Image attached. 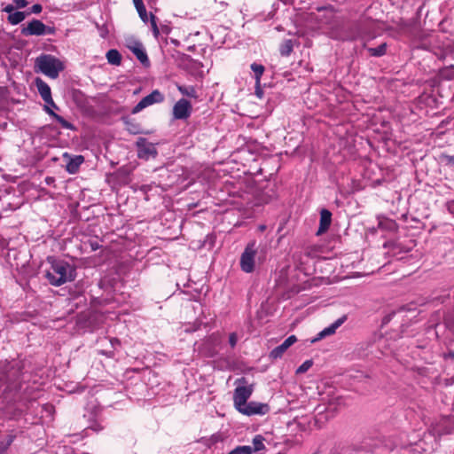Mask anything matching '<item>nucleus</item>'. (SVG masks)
Instances as JSON below:
<instances>
[{
    "label": "nucleus",
    "instance_id": "f257e3e1",
    "mask_svg": "<svg viewBox=\"0 0 454 454\" xmlns=\"http://www.w3.org/2000/svg\"><path fill=\"white\" fill-rule=\"evenodd\" d=\"M50 268L46 270L45 277L55 286H59L74 278V269L67 262L49 258Z\"/></svg>",
    "mask_w": 454,
    "mask_h": 454
},
{
    "label": "nucleus",
    "instance_id": "f03ea898",
    "mask_svg": "<svg viewBox=\"0 0 454 454\" xmlns=\"http://www.w3.org/2000/svg\"><path fill=\"white\" fill-rule=\"evenodd\" d=\"M265 259L264 247L256 244L254 240L249 242L240 256V268L246 273L254 270L256 263H261Z\"/></svg>",
    "mask_w": 454,
    "mask_h": 454
},
{
    "label": "nucleus",
    "instance_id": "7ed1b4c3",
    "mask_svg": "<svg viewBox=\"0 0 454 454\" xmlns=\"http://www.w3.org/2000/svg\"><path fill=\"white\" fill-rule=\"evenodd\" d=\"M35 67L36 72H40L44 75L56 79L61 71L64 70V63L56 57L50 54H41L35 59Z\"/></svg>",
    "mask_w": 454,
    "mask_h": 454
},
{
    "label": "nucleus",
    "instance_id": "20e7f679",
    "mask_svg": "<svg viewBox=\"0 0 454 454\" xmlns=\"http://www.w3.org/2000/svg\"><path fill=\"white\" fill-rule=\"evenodd\" d=\"M55 29L51 27L45 26L39 20H33L28 22L26 27H23L21 33L24 35H44L54 34Z\"/></svg>",
    "mask_w": 454,
    "mask_h": 454
},
{
    "label": "nucleus",
    "instance_id": "39448f33",
    "mask_svg": "<svg viewBox=\"0 0 454 454\" xmlns=\"http://www.w3.org/2000/svg\"><path fill=\"white\" fill-rule=\"evenodd\" d=\"M220 343V336L214 333L203 340L199 347L200 352L207 357H214L218 352Z\"/></svg>",
    "mask_w": 454,
    "mask_h": 454
},
{
    "label": "nucleus",
    "instance_id": "423d86ee",
    "mask_svg": "<svg viewBox=\"0 0 454 454\" xmlns=\"http://www.w3.org/2000/svg\"><path fill=\"white\" fill-rule=\"evenodd\" d=\"M164 100V96L158 90H153L149 95L143 98L132 109L133 114L140 113L145 108L153 106V104L161 103Z\"/></svg>",
    "mask_w": 454,
    "mask_h": 454
},
{
    "label": "nucleus",
    "instance_id": "0eeeda50",
    "mask_svg": "<svg viewBox=\"0 0 454 454\" xmlns=\"http://www.w3.org/2000/svg\"><path fill=\"white\" fill-rule=\"evenodd\" d=\"M136 145L137 148V156L140 159L148 160L154 158L158 153L154 144L149 142L145 137H139L136 142Z\"/></svg>",
    "mask_w": 454,
    "mask_h": 454
},
{
    "label": "nucleus",
    "instance_id": "6e6552de",
    "mask_svg": "<svg viewBox=\"0 0 454 454\" xmlns=\"http://www.w3.org/2000/svg\"><path fill=\"white\" fill-rule=\"evenodd\" d=\"M254 389L252 385L238 386L233 394L234 407L239 411L252 395Z\"/></svg>",
    "mask_w": 454,
    "mask_h": 454
},
{
    "label": "nucleus",
    "instance_id": "1a4fd4ad",
    "mask_svg": "<svg viewBox=\"0 0 454 454\" xmlns=\"http://www.w3.org/2000/svg\"><path fill=\"white\" fill-rule=\"evenodd\" d=\"M173 117L176 120H186L192 114V105L185 99H179L173 106Z\"/></svg>",
    "mask_w": 454,
    "mask_h": 454
},
{
    "label": "nucleus",
    "instance_id": "9d476101",
    "mask_svg": "<svg viewBox=\"0 0 454 454\" xmlns=\"http://www.w3.org/2000/svg\"><path fill=\"white\" fill-rule=\"evenodd\" d=\"M269 406L266 403L258 402H249L241 407L239 411L247 416L264 415L269 411Z\"/></svg>",
    "mask_w": 454,
    "mask_h": 454
},
{
    "label": "nucleus",
    "instance_id": "9b49d317",
    "mask_svg": "<svg viewBox=\"0 0 454 454\" xmlns=\"http://www.w3.org/2000/svg\"><path fill=\"white\" fill-rule=\"evenodd\" d=\"M35 85H36V88L38 90L40 96L42 97L43 101L48 105L47 106L58 108L51 98V92L50 86L40 78L35 79Z\"/></svg>",
    "mask_w": 454,
    "mask_h": 454
},
{
    "label": "nucleus",
    "instance_id": "f8f14e48",
    "mask_svg": "<svg viewBox=\"0 0 454 454\" xmlns=\"http://www.w3.org/2000/svg\"><path fill=\"white\" fill-rule=\"evenodd\" d=\"M347 320V316L344 315L341 317L338 318L336 321H334L332 325L323 329L321 332H319L317 336L311 340V342L314 343L316 341H318L327 336L333 335L336 333L337 329L344 324V322Z\"/></svg>",
    "mask_w": 454,
    "mask_h": 454
},
{
    "label": "nucleus",
    "instance_id": "ddd939ff",
    "mask_svg": "<svg viewBox=\"0 0 454 454\" xmlns=\"http://www.w3.org/2000/svg\"><path fill=\"white\" fill-rule=\"evenodd\" d=\"M63 158L66 160L67 161V164H66V170L69 173V174H75L78 172L81 165L83 163L84 161V158L83 156L82 155H74V156H71L69 153H63Z\"/></svg>",
    "mask_w": 454,
    "mask_h": 454
},
{
    "label": "nucleus",
    "instance_id": "4468645a",
    "mask_svg": "<svg viewBox=\"0 0 454 454\" xmlns=\"http://www.w3.org/2000/svg\"><path fill=\"white\" fill-rule=\"evenodd\" d=\"M127 46L144 66L149 65V59L142 43L139 41H131Z\"/></svg>",
    "mask_w": 454,
    "mask_h": 454
},
{
    "label": "nucleus",
    "instance_id": "2eb2a0df",
    "mask_svg": "<svg viewBox=\"0 0 454 454\" xmlns=\"http://www.w3.org/2000/svg\"><path fill=\"white\" fill-rule=\"evenodd\" d=\"M297 341V338L295 335H290L286 338L282 344L273 348L270 353V357L272 359L280 358L284 353L295 342Z\"/></svg>",
    "mask_w": 454,
    "mask_h": 454
},
{
    "label": "nucleus",
    "instance_id": "dca6fc26",
    "mask_svg": "<svg viewBox=\"0 0 454 454\" xmlns=\"http://www.w3.org/2000/svg\"><path fill=\"white\" fill-rule=\"evenodd\" d=\"M359 36V33L357 31L356 27L350 28L348 31H341L340 33L333 34V37L338 40L342 41H353L357 39Z\"/></svg>",
    "mask_w": 454,
    "mask_h": 454
},
{
    "label": "nucleus",
    "instance_id": "f3484780",
    "mask_svg": "<svg viewBox=\"0 0 454 454\" xmlns=\"http://www.w3.org/2000/svg\"><path fill=\"white\" fill-rule=\"evenodd\" d=\"M332 221V214L327 209H322L320 212V225L317 233L325 232L330 226Z\"/></svg>",
    "mask_w": 454,
    "mask_h": 454
},
{
    "label": "nucleus",
    "instance_id": "a211bd4d",
    "mask_svg": "<svg viewBox=\"0 0 454 454\" xmlns=\"http://www.w3.org/2000/svg\"><path fill=\"white\" fill-rule=\"evenodd\" d=\"M45 111L47 114H49L50 115H51L59 124L60 126L63 128V129H74V127L72 123H70L69 121H66L62 116L55 114L51 107L49 106H45Z\"/></svg>",
    "mask_w": 454,
    "mask_h": 454
},
{
    "label": "nucleus",
    "instance_id": "6ab92c4d",
    "mask_svg": "<svg viewBox=\"0 0 454 454\" xmlns=\"http://www.w3.org/2000/svg\"><path fill=\"white\" fill-rule=\"evenodd\" d=\"M106 59L109 64L114 66H119L121 62V55L117 50L112 49L106 52Z\"/></svg>",
    "mask_w": 454,
    "mask_h": 454
},
{
    "label": "nucleus",
    "instance_id": "aec40b11",
    "mask_svg": "<svg viewBox=\"0 0 454 454\" xmlns=\"http://www.w3.org/2000/svg\"><path fill=\"white\" fill-rule=\"evenodd\" d=\"M176 87H177V90L180 91V93L183 94L184 96L193 98H198L195 87L179 85V84H177Z\"/></svg>",
    "mask_w": 454,
    "mask_h": 454
},
{
    "label": "nucleus",
    "instance_id": "412c9836",
    "mask_svg": "<svg viewBox=\"0 0 454 454\" xmlns=\"http://www.w3.org/2000/svg\"><path fill=\"white\" fill-rule=\"evenodd\" d=\"M251 69L254 74L255 84L257 86H260L261 77L263 74L264 70H265L264 67L261 64L253 63L251 65Z\"/></svg>",
    "mask_w": 454,
    "mask_h": 454
},
{
    "label": "nucleus",
    "instance_id": "4be33fe9",
    "mask_svg": "<svg viewBox=\"0 0 454 454\" xmlns=\"http://www.w3.org/2000/svg\"><path fill=\"white\" fill-rule=\"evenodd\" d=\"M294 49L293 41L290 39L285 40L279 47V51L282 56H289Z\"/></svg>",
    "mask_w": 454,
    "mask_h": 454
},
{
    "label": "nucleus",
    "instance_id": "5701e85b",
    "mask_svg": "<svg viewBox=\"0 0 454 454\" xmlns=\"http://www.w3.org/2000/svg\"><path fill=\"white\" fill-rule=\"evenodd\" d=\"M26 18V14L23 12H14L8 16V21L12 25H18L21 21H23Z\"/></svg>",
    "mask_w": 454,
    "mask_h": 454
},
{
    "label": "nucleus",
    "instance_id": "b1692460",
    "mask_svg": "<svg viewBox=\"0 0 454 454\" xmlns=\"http://www.w3.org/2000/svg\"><path fill=\"white\" fill-rule=\"evenodd\" d=\"M368 51L370 52V54L372 56H374V57H381L383 55L386 54V51H387V43H381L380 45H379L378 47H370L367 49Z\"/></svg>",
    "mask_w": 454,
    "mask_h": 454
},
{
    "label": "nucleus",
    "instance_id": "393cba45",
    "mask_svg": "<svg viewBox=\"0 0 454 454\" xmlns=\"http://www.w3.org/2000/svg\"><path fill=\"white\" fill-rule=\"evenodd\" d=\"M137 12H138V15L140 17V19L144 21V22H147L148 21V14H147V12H146V9H145V6L143 2L139 3V4H134Z\"/></svg>",
    "mask_w": 454,
    "mask_h": 454
},
{
    "label": "nucleus",
    "instance_id": "a878e982",
    "mask_svg": "<svg viewBox=\"0 0 454 454\" xmlns=\"http://www.w3.org/2000/svg\"><path fill=\"white\" fill-rule=\"evenodd\" d=\"M251 448H252V452L253 451H259V450H263L265 448V446H264V443H263L262 436L256 435L253 439V447H251Z\"/></svg>",
    "mask_w": 454,
    "mask_h": 454
},
{
    "label": "nucleus",
    "instance_id": "bb28decb",
    "mask_svg": "<svg viewBox=\"0 0 454 454\" xmlns=\"http://www.w3.org/2000/svg\"><path fill=\"white\" fill-rule=\"evenodd\" d=\"M14 436L12 434L7 435L6 439L0 442V454L4 453L9 446L12 443Z\"/></svg>",
    "mask_w": 454,
    "mask_h": 454
},
{
    "label": "nucleus",
    "instance_id": "cd10ccee",
    "mask_svg": "<svg viewBox=\"0 0 454 454\" xmlns=\"http://www.w3.org/2000/svg\"><path fill=\"white\" fill-rule=\"evenodd\" d=\"M228 454H252L251 446H238Z\"/></svg>",
    "mask_w": 454,
    "mask_h": 454
},
{
    "label": "nucleus",
    "instance_id": "c85d7f7f",
    "mask_svg": "<svg viewBox=\"0 0 454 454\" xmlns=\"http://www.w3.org/2000/svg\"><path fill=\"white\" fill-rule=\"evenodd\" d=\"M313 365V362L312 360H306L305 362H303L296 370V373L297 374H302L304 372H306L307 371H309L311 366Z\"/></svg>",
    "mask_w": 454,
    "mask_h": 454
},
{
    "label": "nucleus",
    "instance_id": "c756f323",
    "mask_svg": "<svg viewBox=\"0 0 454 454\" xmlns=\"http://www.w3.org/2000/svg\"><path fill=\"white\" fill-rule=\"evenodd\" d=\"M150 23H151V27H152L153 35L155 37H157L160 34V31H159L158 26H157L156 17L152 13L150 14Z\"/></svg>",
    "mask_w": 454,
    "mask_h": 454
},
{
    "label": "nucleus",
    "instance_id": "7c9ffc66",
    "mask_svg": "<svg viewBox=\"0 0 454 454\" xmlns=\"http://www.w3.org/2000/svg\"><path fill=\"white\" fill-rule=\"evenodd\" d=\"M127 129L132 134L140 133V129L137 124L129 123Z\"/></svg>",
    "mask_w": 454,
    "mask_h": 454
},
{
    "label": "nucleus",
    "instance_id": "2f4dec72",
    "mask_svg": "<svg viewBox=\"0 0 454 454\" xmlns=\"http://www.w3.org/2000/svg\"><path fill=\"white\" fill-rule=\"evenodd\" d=\"M238 342V336L236 333H231L229 336V344L231 348H234Z\"/></svg>",
    "mask_w": 454,
    "mask_h": 454
},
{
    "label": "nucleus",
    "instance_id": "473e14b6",
    "mask_svg": "<svg viewBox=\"0 0 454 454\" xmlns=\"http://www.w3.org/2000/svg\"><path fill=\"white\" fill-rule=\"evenodd\" d=\"M17 8H24L27 6V2L26 0H13Z\"/></svg>",
    "mask_w": 454,
    "mask_h": 454
},
{
    "label": "nucleus",
    "instance_id": "72a5a7b5",
    "mask_svg": "<svg viewBox=\"0 0 454 454\" xmlns=\"http://www.w3.org/2000/svg\"><path fill=\"white\" fill-rule=\"evenodd\" d=\"M42 9H43V8H42V5H41V4H34V5L31 7V12H32V13H35V14H37V13H40V12H42Z\"/></svg>",
    "mask_w": 454,
    "mask_h": 454
},
{
    "label": "nucleus",
    "instance_id": "f704fd0d",
    "mask_svg": "<svg viewBox=\"0 0 454 454\" xmlns=\"http://www.w3.org/2000/svg\"><path fill=\"white\" fill-rule=\"evenodd\" d=\"M449 79L454 78V67H450L446 70V74H444Z\"/></svg>",
    "mask_w": 454,
    "mask_h": 454
},
{
    "label": "nucleus",
    "instance_id": "c9c22d12",
    "mask_svg": "<svg viewBox=\"0 0 454 454\" xmlns=\"http://www.w3.org/2000/svg\"><path fill=\"white\" fill-rule=\"evenodd\" d=\"M4 12L9 13V15H11V13H13L14 12V6L12 5V4H8L6 5L4 9H3Z\"/></svg>",
    "mask_w": 454,
    "mask_h": 454
},
{
    "label": "nucleus",
    "instance_id": "e433bc0d",
    "mask_svg": "<svg viewBox=\"0 0 454 454\" xmlns=\"http://www.w3.org/2000/svg\"><path fill=\"white\" fill-rule=\"evenodd\" d=\"M90 428H91L92 430L96 431V432H98V431H100V430H102V429H103V427H102V426H100L99 424L96 423V424L91 425V426H90Z\"/></svg>",
    "mask_w": 454,
    "mask_h": 454
},
{
    "label": "nucleus",
    "instance_id": "4c0bfd02",
    "mask_svg": "<svg viewBox=\"0 0 454 454\" xmlns=\"http://www.w3.org/2000/svg\"><path fill=\"white\" fill-rule=\"evenodd\" d=\"M256 95L259 97V98H262V90L259 89V86L256 85V91H255Z\"/></svg>",
    "mask_w": 454,
    "mask_h": 454
},
{
    "label": "nucleus",
    "instance_id": "58836bf2",
    "mask_svg": "<svg viewBox=\"0 0 454 454\" xmlns=\"http://www.w3.org/2000/svg\"><path fill=\"white\" fill-rule=\"evenodd\" d=\"M45 181L48 184H51L54 181V179L53 177H46Z\"/></svg>",
    "mask_w": 454,
    "mask_h": 454
},
{
    "label": "nucleus",
    "instance_id": "ea45409f",
    "mask_svg": "<svg viewBox=\"0 0 454 454\" xmlns=\"http://www.w3.org/2000/svg\"><path fill=\"white\" fill-rule=\"evenodd\" d=\"M449 163L454 165V157L453 156L449 157Z\"/></svg>",
    "mask_w": 454,
    "mask_h": 454
},
{
    "label": "nucleus",
    "instance_id": "a19ab883",
    "mask_svg": "<svg viewBox=\"0 0 454 454\" xmlns=\"http://www.w3.org/2000/svg\"><path fill=\"white\" fill-rule=\"evenodd\" d=\"M132 1H133L134 4L143 2V0H132Z\"/></svg>",
    "mask_w": 454,
    "mask_h": 454
},
{
    "label": "nucleus",
    "instance_id": "79ce46f5",
    "mask_svg": "<svg viewBox=\"0 0 454 454\" xmlns=\"http://www.w3.org/2000/svg\"><path fill=\"white\" fill-rule=\"evenodd\" d=\"M452 207H454V202H452L451 204H450V206H449V209H450V210H451V209H452Z\"/></svg>",
    "mask_w": 454,
    "mask_h": 454
},
{
    "label": "nucleus",
    "instance_id": "37998d69",
    "mask_svg": "<svg viewBox=\"0 0 454 454\" xmlns=\"http://www.w3.org/2000/svg\"><path fill=\"white\" fill-rule=\"evenodd\" d=\"M448 356H449V357H454V353H453V352H450V353L448 354Z\"/></svg>",
    "mask_w": 454,
    "mask_h": 454
}]
</instances>
